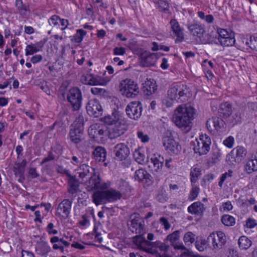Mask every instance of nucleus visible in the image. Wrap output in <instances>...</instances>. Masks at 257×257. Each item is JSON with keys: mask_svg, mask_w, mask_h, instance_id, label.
Here are the masks:
<instances>
[{"mask_svg": "<svg viewBox=\"0 0 257 257\" xmlns=\"http://www.w3.org/2000/svg\"><path fill=\"white\" fill-rule=\"evenodd\" d=\"M151 162L153 164L152 167V171L155 178L156 180L158 182L161 179L163 175L162 168L164 165L165 159L163 156L159 154H155L151 158Z\"/></svg>", "mask_w": 257, "mask_h": 257, "instance_id": "obj_9", "label": "nucleus"}, {"mask_svg": "<svg viewBox=\"0 0 257 257\" xmlns=\"http://www.w3.org/2000/svg\"><path fill=\"white\" fill-rule=\"evenodd\" d=\"M145 233L139 234L133 237V241L134 244L137 245L140 249V246H142V244L145 243L148 245H151L153 242L148 241L145 237L144 236Z\"/></svg>", "mask_w": 257, "mask_h": 257, "instance_id": "obj_32", "label": "nucleus"}, {"mask_svg": "<svg viewBox=\"0 0 257 257\" xmlns=\"http://www.w3.org/2000/svg\"><path fill=\"white\" fill-rule=\"evenodd\" d=\"M27 164L26 159H23L21 162H17L13 167V172L16 177H18V181L23 183L25 180V168Z\"/></svg>", "mask_w": 257, "mask_h": 257, "instance_id": "obj_20", "label": "nucleus"}, {"mask_svg": "<svg viewBox=\"0 0 257 257\" xmlns=\"http://www.w3.org/2000/svg\"><path fill=\"white\" fill-rule=\"evenodd\" d=\"M67 160L70 161V162L73 164L74 165H77L78 164L80 163V159L76 156H73L71 159L70 158L67 157H65Z\"/></svg>", "mask_w": 257, "mask_h": 257, "instance_id": "obj_63", "label": "nucleus"}, {"mask_svg": "<svg viewBox=\"0 0 257 257\" xmlns=\"http://www.w3.org/2000/svg\"><path fill=\"white\" fill-rule=\"evenodd\" d=\"M86 108L87 113L94 117H98L103 113L102 107L100 102L96 99L89 100Z\"/></svg>", "mask_w": 257, "mask_h": 257, "instance_id": "obj_16", "label": "nucleus"}, {"mask_svg": "<svg viewBox=\"0 0 257 257\" xmlns=\"http://www.w3.org/2000/svg\"><path fill=\"white\" fill-rule=\"evenodd\" d=\"M163 145L166 151L171 155H178L181 151V145L170 136L163 138Z\"/></svg>", "mask_w": 257, "mask_h": 257, "instance_id": "obj_14", "label": "nucleus"}, {"mask_svg": "<svg viewBox=\"0 0 257 257\" xmlns=\"http://www.w3.org/2000/svg\"><path fill=\"white\" fill-rule=\"evenodd\" d=\"M42 45L41 42H37L35 44L31 43L28 45L25 49V55L26 56L33 55L38 52L41 51L42 48Z\"/></svg>", "mask_w": 257, "mask_h": 257, "instance_id": "obj_30", "label": "nucleus"}, {"mask_svg": "<svg viewBox=\"0 0 257 257\" xmlns=\"http://www.w3.org/2000/svg\"><path fill=\"white\" fill-rule=\"evenodd\" d=\"M119 115L118 111L114 110L112 112L111 115H107L101 118L100 120L101 121L111 126L113 124H114L116 122L119 121L118 120Z\"/></svg>", "mask_w": 257, "mask_h": 257, "instance_id": "obj_29", "label": "nucleus"}, {"mask_svg": "<svg viewBox=\"0 0 257 257\" xmlns=\"http://www.w3.org/2000/svg\"><path fill=\"white\" fill-rule=\"evenodd\" d=\"M157 247L160 249V250L164 251L165 253L168 252L169 249V245L165 244V243H160L159 245H157Z\"/></svg>", "mask_w": 257, "mask_h": 257, "instance_id": "obj_62", "label": "nucleus"}, {"mask_svg": "<svg viewBox=\"0 0 257 257\" xmlns=\"http://www.w3.org/2000/svg\"><path fill=\"white\" fill-rule=\"evenodd\" d=\"M170 24L171 25L172 30L177 36V39H179L180 41H182L184 39L183 33L179 24V23L176 20L172 19L171 20Z\"/></svg>", "mask_w": 257, "mask_h": 257, "instance_id": "obj_27", "label": "nucleus"}, {"mask_svg": "<svg viewBox=\"0 0 257 257\" xmlns=\"http://www.w3.org/2000/svg\"><path fill=\"white\" fill-rule=\"evenodd\" d=\"M120 84L123 86L120 89L122 94L127 98H135L139 93L138 85L131 79H125Z\"/></svg>", "mask_w": 257, "mask_h": 257, "instance_id": "obj_7", "label": "nucleus"}, {"mask_svg": "<svg viewBox=\"0 0 257 257\" xmlns=\"http://www.w3.org/2000/svg\"><path fill=\"white\" fill-rule=\"evenodd\" d=\"M207 242V239L206 240L205 238L201 237L196 241V247L199 251H203L206 248Z\"/></svg>", "mask_w": 257, "mask_h": 257, "instance_id": "obj_39", "label": "nucleus"}, {"mask_svg": "<svg viewBox=\"0 0 257 257\" xmlns=\"http://www.w3.org/2000/svg\"><path fill=\"white\" fill-rule=\"evenodd\" d=\"M120 191H117L113 188H110L106 191H97L92 195L93 202L98 205L106 202H114L120 199L122 197L120 191L122 189L119 187Z\"/></svg>", "mask_w": 257, "mask_h": 257, "instance_id": "obj_3", "label": "nucleus"}, {"mask_svg": "<svg viewBox=\"0 0 257 257\" xmlns=\"http://www.w3.org/2000/svg\"><path fill=\"white\" fill-rule=\"evenodd\" d=\"M67 100L73 111L78 110L81 106L82 100L81 90L77 87L70 88L67 94Z\"/></svg>", "mask_w": 257, "mask_h": 257, "instance_id": "obj_6", "label": "nucleus"}, {"mask_svg": "<svg viewBox=\"0 0 257 257\" xmlns=\"http://www.w3.org/2000/svg\"><path fill=\"white\" fill-rule=\"evenodd\" d=\"M244 169L247 174L257 171V164L252 160L247 161L244 167Z\"/></svg>", "mask_w": 257, "mask_h": 257, "instance_id": "obj_37", "label": "nucleus"}, {"mask_svg": "<svg viewBox=\"0 0 257 257\" xmlns=\"http://www.w3.org/2000/svg\"><path fill=\"white\" fill-rule=\"evenodd\" d=\"M144 223L140 214H135L131 216L130 219L127 221L128 228L131 231L136 234L145 233Z\"/></svg>", "mask_w": 257, "mask_h": 257, "instance_id": "obj_11", "label": "nucleus"}, {"mask_svg": "<svg viewBox=\"0 0 257 257\" xmlns=\"http://www.w3.org/2000/svg\"><path fill=\"white\" fill-rule=\"evenodd\" d=\"M16 7L17 8L21 15L25 14V12L26 11V8L23 5V2H16Z\"/></svg>", "mask_w": 257, "mask_h": 257, "instance_id": "obj_54", "label": "nucleus"}, {"mask_svg": "<svg viewBox=\"0 0 257 257\" xmlns=\"http://www.w3.org/2000/svg\"><path fill=\"white\" fill-rule=\"evenodd\" d=\"M238 245L241 249H246L251 245V240L245 236H241L238 239Z\"/></svg>", "mask_w": 257, "mask_h": 257, "instance_id": "obj_36", "label": "nucleus"}, {"mask_svg": "<svg viewBox=\"0 0 257 257\" xmlns=\"http://www.w3.org/2000/svg\"><path fill=\"white\" fill-rule=\"evenodd\" d=\"M199 192V187L195 186L192 188L191 191L190 192L189 199L192 201L195 200L196 197L198 196Z\"/></svg>", "mask_w": 257, "mask_h": 257, "instance_id": "obj_47", "label": "nucleus"}, {"mask_svg": "<svg viewBox=\"0 0 257 257\" xmlns=\"http://www.w3.org/2000/svg\"><path fill=\"white\" fill-rule=\"evenodd\" d=\"M142 89L145 95L148 96L152 95L155 93L157 90L156 81L153 79H147L145 82L143 83Z\"/></svg>", "mask_w": 257, "mask_h": 257, "instance_id": "obj_23", "label": "nucleus"}, {"mask_svg": "<svg viewBox=\"0 0 257 257\" xmlns=\"http://www.w3.org/2000/svg\"><path fill=\"white\" fill-rule=\"evenodd\" d=\"M100 79L98 77L95 76L93 74H90V80H89V85H97L101 84Z\"/></svg>", "mask_w": 257, "mask_h": 257, "instance_id": "obj_51", "label": "nucleus"}, {"mask_svg": "<svg viewBox=\"0 0 257 257\" xmlns=\"http://www.w3.org/2000/svg\"><path fill=\"white\" fill-rule=\"evenodd\" d=\"M114 55H123L125 53V49L123 47H115L113 50Z\"/></svg>", "mask_w": 257, "mask_h": 257, "instance_id": "obj_57", "label": "nucleus"}, {"mask_svg": "<svg viewBox=\"0 0 257 257\" xmlns=\"http://www.w3.org/2000/svg\"><path fill=\"white\" fill-rule=\"evenodd\" d=\"M108 137L110 139H115L123 135L127 131L125 123L120 121L116 122L108 128Z\"/></svg>", "mask_w": 257, "mask_h": 257, "instance_id": "obj_15", "label": "nucleus"}, {"mask_svg": "<svg viewBox=\"0 0 257 257\" xmlns=\"http://www.w3.org/2000/svg\"><path fill=\"white\" fill-rule=\"evenodd\" d=\"M140 249L146 252L151 253L153 255H155L156 257H163V255H161L160 253H159L157 250L153 249L152 248H144L143 246H140Z\"/></svg>", "mask_w": 257, "mask_h": 257, "instance_id": "obj_50", "label": "nucleus"}, {"mask_svg": "<svg viewBox=\"0 0 257 257\" xmlns=\"http://www.w3.org/2000/svg\"><path fill=\"white\" fill-rule=\"evenodd\" d=\"M80 172H79V176L80 178L83 179L86 176H89L91 173V171H93L94 169L86 164H83L79 167Z\"/></svg>", "mask_w": 257, "mask_h": 257, "instance_id": "obj_34", "label": "nucleus"}, {"mask_svg": "<svg viewBox=\"0 0 257 257\" xmlns=\"http://www.w3.org/2000/svg\"><path fill=\"white\" fill-rule=\"evenodd\" d=\"M218 113L220 117H212L207 120L206 125L208 128L212 129V126L217 131H221L225 128L226 124L222 118H227L232 114V105L228 102L222 103L219 106Z\"/></svg>", "mask_w": 257, "mask_h": 257, "instance_id": "obj_2", "label": "nucleus"}, {"mask_svg": "<svg viewBox=\"0 0 257 257\" xmlns=\"http://www.w3.org/2000/svg\"><path fill=\"white\" fill-rule=\"evenodd\" d=\"M217 33L218 35V39L219 42L220 40V38H224L229 35L228 32L226 30L223 29H218Z\"/></svg>", "mask_w": 257, "mask_h": 257, "instance_id": "obj_55", "label": "nucleus"}, {"mask_svg": "<svg viewBox=\"0 0 257 257\" xmlns=\"http://www.w3.org/2000/svg\"><path fill=\"white\" fill-rule=\"evenodd\" d=\"M233 142L234 138L231 136H229L223 141V144L228 148H231L233 146Z\"/></svg>", "mask_w": 257, "mask_h": 257, "instance_id": "obj_58", "label": "nucleus"}, {"mask_svg": "<svg viewBox=\"0 0 257 257\" xmlns=\"http://www.w3.org/2000/svg\"><path fill=\"white\" fill-rule=\"evenodd\" d=\"M100 183V178L99 175L94 174L89 177V181L86 182V189L88 191L98 189Z\"/></svg>", "mask_w": 257, "mask_h": 257, "instance_id": "obj_25", "label": "nucleus"}, {"mask_svg": "<svg viewBox=\"0 0 257 257\" xmlns=\"http://www.w3.org/2000/svg\"><path fill=\"white\" fill-rule=\"evenodd\" d=\"M180 232L178 230L174 231L167 236L166 240H169L170 242L171 245L173 246L175 249L186 250V248L183 243L178 242L180 239Z\"/></svg>", "mask_w": 257, "mask_h": 257, "instance_id": "obj_21", "label": "nucleus"}, {"mask_svg": "<svg viewBox=\"0 0 257 257\" xmlns=\"http://www.w3.org/2000/svg\"><path fill=\"white\" fill-rule=\"evenodd\" d=\"M86 14L88 16H90L92 17L94 14V12L93 11V8L91 4L87 5L86 7Z\"/></svg>", "mask_w": 257, "mask_h": 257, "instance_id": "obj_64", "label": "nucleus"}, {"mask_svg": "<svg viewBox=\"0 0 257 257\" xmlns=\"http://www.w3.org/2000/svg\"><path fill=\"white\" fill-rule=\"evenodd\" d=\"M221 222L226 226H233L235 224V219L229 215H224L221 218Z\"/></svg>", "mask_w": 257, "mask_h": 257, "instance_id": "obj_40", "label": "nucleus"}, {"mask_svg": "<svg viewBox=\"0 0 257 257\" xmlns=\"http://www.w3.org/2000/svg\"><path fill=\"white\" fill-rule=\"evenodd\" d=\"M94 149L92 154L93 158L96 161L104 162L106 159L107 151L102 146H93Z\"/></svg>", "mask_w": 257, "mask_h": 257, "instance_id": "obj_24", "label": "nucleus"}, {"mask_svg": "<svg viewBox=\"0 0 257 257\" xmlns=\"http://www.w3.org/2000/svg\"><path fill=\"white\" fill-rule=\"evenodd\" d=\"M247 150L242 146H238L234 148L228 154L227 157L232 163H240L246 157Z\"/></svg>", "mask_w": 257, "mask_h": 257, "instance_id": "obj_18", "label": "nucleus"}, {"mask_svg": "<svg viewBox=\"0 0 257 257\" xmlns=\"http://www.w3.org/2000/svg\"><path fill=\"white\" fill-rule=\"evenodd\" d=\"M160 222L164 226L165 230H168L170 228V224L168 222L167 218L162 217L160 218Z\"/></svg>", "mask_w": 257, "mask_h": 257, "instance_id": "obj_60", "label": "nucleus"}, {"mask_svg": "<svg viewBox=\"0 0 257 257\" xmlns=\"http://www.w3.org/2000/svg\"><path fill=\"white\" fill-rule=\"evenodd\" d=\"M194 143V152L201 156L206 155L209 151L211 141L209 136L202 135L200 136L199 139H196Z\"/></svg>", "mask_w": 257, "mask_h": 257, "instance_id": "obj_8", "label": "nucleus"}, {"mask_svg": "<svg viewBox=\"0 0 257 257\" xmlns=\"http://www.w3.org/2000/svg\"><path fill=\"white\" fill-rule=\"evenodd\" d=\"M207 241L212 250L215 252L222 248L226 241L225 235L221 231H219L217 233L213 232L210 234L207 237Z\"/></svg>", "mask_w": 257, "mask_h": 257, "instance_id": "obj_10", "label": "nucleus"}, {"mask_svg": "<svg viewBox=\"0 0 257 257\" xmlns=\"http://www.w3.org/2000/svg\"><path fill=\"white\" fill-rule=\"evenodd\" d=\"M50 25L56 26L61 23L62 26L64 25V20L61 19L60 18L56 15L52 16L48 21Z\"/></svg>", "mask_w": 257, "mask_h": 257, "instance_id": "obj_42", "label": "nucleus"}, {"mask_svg": "<svg viewBox=\"0 0 257 257\" xmlns=\"http://www.w3.org/2000/svg\"><path fill=\"white\" fill-rule=\"evenodd\" d=\"M97 128L96 125H91L88 128V133L90 137L93 139H97Z\"/></svg>", "mask_w": 257, "mask_h": 257, "instance_id": "obj_52", "label": "nucleus"}, {"mask_svg": "<svg viewBox=\"0 0 257 257\" xmlns=\"http://www.w3.org/2000/svg\"><path fill=\"white\" fill-rule=\"evenodd\" d=\"M188 29L192 35L199 38L203 36L205 32L204 28L197 24H193L189 25L188 26Z\"/></svg>", "mask_w": 257, "mask_h": 257, "instance_id": "obj_28", "label": "nucleus"}, {"mask_svg": "<svg viewBox=\"0 0 257 257\" xmlns=\"http://www.w3.org/2000/svg\"><path fill=\"white\" fill-rule=\"evenodd\" d=\"M195 235L192 232H186L183 237V240L186 244H190L195 241Z\"/></svg>", "mask_w": 257, "mask_h": 257, "instance_id": "obj_43", "label": "nucleus"}, {"mask_svg": "<svg viewBox=\"0 0 257 257\" xmlns=\"http://www.w3.org/2000/svg\"><path fill=\"white\" fill-rule=\"evenodd\" d=\"M107 128L106 126H102V127H100L99 126L97 128V139L100 138H102L103 136H104L105 134L107 133Z\"/></svg>", "mask_w": 257, "mask_h": 257, "instance_id": "obj_56", "label": "nucleus"}, {"mask_svg": "<svg viewBox=\"0 0 257 257\" xmlns=\"http://www.w3.org/2000/svg\"><path fill=\"white\" fill-rule=\"evenodd\" d=\"M134 179L147 186L152 185L154 183L153 177L147 170L143 168L135 171Z\"/></svg>", "mask_w": 257, "mask_h": 257, "instance_id": "obj_19", "label": "nucleus"}, {"mask_svg": "<svg viewBox=\"0 0 257 257\" xmlns=\"http://www.w3.org/2000/svg\"><path fill=\"white\" fill-rule=\"evenodd\" d=\"M50 250V247L45 242L38 243L35 247L36 253L42 256L46 255Z\"/></svg>", "mask_w": 257, "mask_h": 257, "instance_id": "obj_31", "label": "nucleus"}, {"mask_svg": "<svg viewBox=\"0 0 257 257\" xmlns=\"http://www.w3.org/2000/svg\"><path fill=\"white\" fill-rule=\"evenodd\" d=\"M91 93L100 97H106L107 96L108 92L105 89L99 87H93L91 89Z\"/></svg>", "mask_w": 257, "mask_h": 257, "instance_id": "obj_41", "label": "nucleus"}, {"mask_svg": "<svg viewBox=\"0 0 257 257\" xmlns=\"http://www.w3.org/2000/svg\"><path fill=\"white\" fill-rule=\"evenodd\" d=\"M65 176L67 180V191L70 197H75L79 189L80 183L75 175H72L69 170H65Z\"/></svg>", "mask_w": 257, "mask_h": 257, "instance_id": "obj_13", "label": "nucleus"}, {"mask_svg": "<svg viewBox=\"0 0 257 257\" xmlns=\"http://www.w3.org/2000/svg\"><path fill=\"white\" fill-rule=\"evenodd\" d=\"M195 114V110L190 105H180L174 111L173 120L178 127L186 133L192 128V120Z\"/></svg>", "mask_w": 257, "mask_h": 257, "instance_id": "obj_1", "label": "nucleus"}, {"mask_svg": "<svg viewBox=\"0 0 257 257\" xmlns=\"http://www.w3.org/2000/svg\"><path fill=\"white\" fill-rule=\"evenodd\" d=\"M84 118L79 115L71 124L69 132V138L72 142L78 144L82 141V135L83 132Z\"/></svg>", "mask_w": 257, "mask_h": 257, "instance_id": "obj_5", "label": "nucleus"}, {"mask_svg": "<svg viewBox=\"0 0 257 257\" xmlns=\"http://www.w3.org/2000/svg\"><path fill=\"white\" fill-rule=\"evenodd\" d=\"M133 156L139 164H143L145 163L146 156L141 149L136 150L133 153Z\"/></svg>", "mask_w": 257, "mask_h": 257, "instance_id": "obj_35", "label": "nucleus"}, {"mask_svg": "<svg viewBox=\"0 0 257 257\" xmlns=\"http://www.w3.org/2000/svg\"><path fill=\"white\" fill-rule=\"evenodd\" d=\"M189 94V88L186 85H177L170 88L168 91L169 98L178 102H185L187 100Z\"/></svg>", "mask_w": 257, "mask_h": 257, "instance_id": "obj_4", "label": "nucleus"}, {"mask_svg": "<svg viewBox=\"0 0 257 257\" xmlns=\"http://www.w3.org/2000/svg\"><path fill=\"white\" fill-rule=\"evenodd\" d=\"M241 112L240 110H237L235 111L232 116L228 119L227 123L232 126H234L236 124L241 123Z\"/></svg>", "mask_w": 257, "mask_h": 257, "instance_id": "obj_33", "label": "nucleus"}, {"mask_svg": "<svg viewBox=\"0 0 257 257\" xmlns=\"http://www.w3.org/2000/svg\"><path fill=\"white\" fill-rule=\"evenodd\" d=\"M235 40L233 37L229 35L224 38H220L219 43L221 45L224 47L232 46L235 44Z\"/></svg>", "mask_w": 257, "mask_h": 257, "instance_id": "obj_38", "label": "nucleus"}, {"mask_svg": "<svg viewBox=\"0 0 257 257\" xmlns=\"http://www.w3.org/2000/svg\"><path fill=\"white\" fill-rule=\"evenodd\" d=\"M86 31L82 29H78L77 30V34L74 36L75 41L77 43L81 42L83 39L84 36L86 34Z\"/></svg>", "mask_w": 257, "mask_h": 257, "instance_id": "obj_44", "label": "nucleus"}, {"mask_svg": "<svg viewBox=\"0 0 257 257\" xmlns=\"http://www.w3.org/2000/svg\"><path fill=\"white\" fill-rule=\"evenodd\" d=\"M143 109L141 102L133 101L127 105L125 108V112L130 118L138 120L142 116Z\"/></svg>", "mask_w": 257, "mask_h": 257, "instance_id": "obj_12", "label": "nucleus"}, {"mask_svg": "<svg viewBox=\"0 0 257 257\" xmlns=\"http://www.w3.org/2000/svg\"><path fill=\"white\" fill-rule=\"evenodd\" d=\"M43 60V56L41 55H36L31 58V61L33 64L41 62Z\"/></svg>", "mask_w": 257, "mask_h": 257, "instance_id": "obj_61", "label": "nucleus"}, {"mask_svg": "<svg viewBox=\"0 0 257 257\" xmlns=\"http://www.w3.org/2000/svg\"><path fill=\"white\" fill-rule=\"evenodd\" d=\"M138 137L141 140L143 143H147L149 141L150 138L147 134H145L142 131H138L137 133Z\"/></svg>", "mask_w": 257, "mask_h": 257, "instance_id": "obj_53", "label": "nucleus"}, {"mask_svg": "<svg viewBox=\"0 0 257 257\" xmlns=\"http://www.w3.org/2000/svg\"><path fill=\"white\" fill-rule=\"evenodd\" d=\"M158 4L162 11L166 13L168 12L169 9V5L168 3L164 1L163 0H159L158 2Z\"/></svg>", "mask_w": 257, "mask_h": 257, "instance_id": "obj_49", "label": "nucleus"}, {"mask_svg": "<svg viewBox=\"0 0 257 257\" xmlns=\"http://www.w3.org/2000/svg\"><path fill=\"white\" fill-rule=\"evenodd\" d=\"M246 44L252 50L257 51V37L253 36L250 37L249 41L246 42Z\"/></svg>", "mask_w": 257, "mask_h": 257, "instance_id": "obj_46", "label": "nucleus"}, {"mask_svg": "<svg viewBox=\"0 0 257 257\" xmlns=\"http://www.w3.org/2000/svg\"><path fill=\"white\" fill-rule=\"evenodd\" d=\"M200 170L199 168H195L190 172L191 181L192 183L196 182L198 176L201 175Z\"/></svg>", "mask_w": 257, "mask_h": 257, "instance_id": "obj_45", "label": "nucleus"}, {"mask_svg": "<svg viewBox=\"0 0 257 257\" xmlns=\"http://www.w3.org/2000/svg\"><path fill=\"white\" fill-rule=\"evenodd\" d=\"M156 199L157 201L161 203H164L167 201L168 197L165 192V191L161 190L156 196Z\"/></svg>", "mask_w": 257, "mask_h": 257, "instance_id": "obj_48", "label": "nucleus"}, {"mask_svg": "<svg viewBox=\"0 0 257 257\" xmlns=\"http://www.w3.org/2000/svg\"><path fill=\"white\" fill-rule=\"evenodd\" d=\"M141 57L142 59L141 63L144 67L154 66L157 59L156 54L147 52L142 53Z\"/></svg>", "mask_w": 257, "mask_h": 257, "instance_id": "obj_22", "label": "nucleus"}, {"mask_svg": "<svg viewBox=\"0 0 257 257\" xmlns=\"http://www.w3.org/2000/svg\"><path fill=\"white\" fill-rule=\"evenodd\" d=\"M114 159L122 161L125 160L130 154L129 148L125 144L120 143L116 145L113 149Z\"/></svg>", "mask_w": 257, "mask_h": 257, "instance_id": "obj_17", "label": "nucleus"}, {"mask_svg": "<svg viewBox=\"0 0 257 257\" xmlns=\"http://www.w3.org/2000/svg\"><path fill=\"white\" fill-rule=\"evenodd\" d=\"M29 175L31 178L34 179L39 177L40 175L37 173L36 169L35 168H30L28 171Z\"/></svg>", "mask_w": 257, "mask_h": 257, "instance_id": "obj_59", "label": "nucleus"}, {"mask_svg": "<svg viewBox=\"0 0 257 257\" xmlns=\"http://www.w3.org/2000/svg\"><path fill=\"white\" fill-rule=\"evenodd\" d=\"M205 209L204 204L200 201L194 202L187 209L189 213L192 214H199L203 213Z\"/></svg>", "mask_w": 257, "mask_h": 257, "instance_id": "obj_26", "label": "nucleus"}]
</instances>
